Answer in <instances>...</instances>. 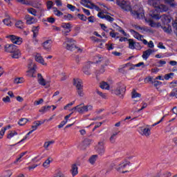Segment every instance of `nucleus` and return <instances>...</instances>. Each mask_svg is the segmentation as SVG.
<instances>
[{"instance_id": "680f3d73", "label": "nucleus", "mask_w": 177, "mask_h": 177, "mask_svg": "<svg viewBox=\"0 0 177 177\" xmlns=\"http://www.w3.org/2000/svg\"><path fill=\"white\" fill-rule=\"evenodd\" d=\"M47 5V9L49 10L52 8V6H53V2L52 1H48L46 3Z\"/></svg>"}, {"instance_id": "6ab92c4d", "label": "nucleus", "mask_w": 177, "mask_h": 177, "mask_svg": "<svg viewBox=\"0 0 177 177\" xmlns=\"http://www.w3.org/2000/svg\"><path fill=\"white\" fill-rule=\"evenodd\" d=\"M73 84L75 86H76L77 89L84 88V85H82V80L81 79H74Z\"/></svg>"}, {"instance_id": "bb28decb", "label": "nucleus", "mask_w": 177, "mask_h": 177, "mask_svg": "<svg viewBox=\"0 0 177 177\" xmlns=\"http://www.w3.org/2000/svg\"><path fill=\"white\" fill-rule=\"evenodd\" d=\"M100 86L102 89H106L107 91L110 89V85L106 82H102L100 84Z\"/></svg>"}, {"instance_id": "4be33fe9", "label": "nucleus", "mask_w": 177, "mask_h": 177, "mask_svg": "<svg viewBox=\"0 0 177 177\" xmlns=\"http://www.w3.org/2000/svg\"><path fill=\"white\" fill-rule=\"evenodd\" d=\"M52 109V106H42L39 110V113H41L42 114H45V113H48Z\"/></svg>"}, {"instance_id": "7ed1b4c3", "label": "nucleus", "mask_w": 177, "mask_h": 177, "mask_svg": "<svg viewBox=\"0 0 177 177\" xmlns=\"http://www.w3.org/2000/svg\"><path fill=\"white\" fill-rule=\"evenodd\" d=\"M4 50L8 53H12L11 57H12V59H19V57L21 56L20 50H19V48H17V46L14 44H6L4 46Z\"/></svg>"}, {"instance_id": "f3484780", "label": "nucleus", "mask_w": 177, "mask_h": 177, "mask_svg": "<svg viewBox=\"0 0 177 177\" xmlns=\"http://www.w3.org/2000/svg\"><path fill=\"white\" fill-rule=\"evenodd\" d=\"M25 19L26 20V24H35L38 21V19H35V17H32L28 15H26L25 16Z\"/></svg>"}, {"instance_id": "e2e57ef3", "label": "nucleus", "mask_w": 177, "mask_h": 177, "mask_svg": "<svg viewBox=\"0 0 177 177\" xmlns=\"http://www.w3.org/2000/svg\"><path fill=\"white\" fill-rule=\"evenodd\" d=\"M44 103V99H39L38 101H35L34 105L35 106H38L39 104H42Z\"/></svg>"}, {"instance_id": "393cba45", "label": "nucleus", "mask_w": 177, "mask_h": 177, "mask_svg": "<svg viewBox=\"0 0 177 177\" xmlns=\"http://www.w3.org/2000/svg\"><path fill=\"white\" fill-rule=\"evenodd\" d=\"M98 156L97 155H93L91 156L88 159V162L91 164V165H93L95 162H96V160H97Z\"/></svg>"}, {"instance_id": "423d86ee", "label": "nucleus", "mask_w": 177, "mask_h": 177, "mask_svg": "<svg viewBox=\"0 0 177 177\" xmlns=\"http://www.w3.org/2000/svg\"><path fill=\"white\" fill-rule=\"evenodd\" d=\"M148 5L152 6L158 12H167L168 10V6L160 4V1H148Z\"/></svg>"}, {"instance_id": "de8ad7c7", "label": "nucleus", "mask_w": 177, "mask_h": 177, "mask_svg": "<svg viewBox=\"0 0 177 177\" xmlns=\"http://www.w3.org/2000/svg\"><path fill=\"white\" fill-rule=\"evenodd\" d=\"M26 154H27V151L21 153L20 155H19V157L18 158H17V160H16V161L15 162H19L21 161V158L23 157H24V156H26Z\"/></svg>"}, {"instance_id": "58836bf2", "label": "nucleus", "mask_w": 177, "mask_h": 177, "mask_svg": "<svg viewBox=\"0 0 177 177\" xmlns=\"http://www.w3.org/2000/svg\"><path fill=\"white\" fill-rule=\"evenodd\" d=\"M153 81L154 80H153V77L151 76H148L144 80V82H145V84H149V82H151V84H153Z\"/></svg>"}, {"instance_id": "3c124183", "label": "nucleus", "mask_w": 177, "mask_h": 177, "mask_svg": "<svg viewBox=\"0 0 177 177\" xmlns=\"http://www.w3.org/2000/svg\"><path fill=\"white\" fill-rule=\"evenodd\" d=\"M152 84H153V86H155V88H157V86H160V85H162V82L153 79V82H152Z\"/></svg>"}, {"instance_id": "aec40b11", "label": "nucleus", "mask_w": 177, "mask_h": 177, "mask_svg": "<svg viewBox=\"0 0 177 177\" xmlns=\"http://www.w3.org/2000/svg\"><path fill=\"white\" fill-rule=\"evenodd\" d=\"M37 77H38V83L39 84V85H41V86H45V85H46V81L45 80V79H44V77H42V75L40 73H38Z\"/></svg>"}, {"instance_id": "4468645a", "label": "nucleus", "mask_w": 177, "mask_h": 177, "mask_svg": "<svg viewBox=\"0 0 177 177\" xmlns=\"http://www.w3.org/2000/svg\"><path fill=\"white\" fill-rule=\"evenodd\" d=\"M7 38H9L10 41H11L12 44H16L17 45H21L23 43V39L13 35L8 36Z\"/></svg>"}, {"instance_id": "864d4df0", "label": "nucleus", "mask_w": 177, "mask_h": 177, "mask_svg": "<svg viewBox=\"0 0 177 177\" xmlns=\"http://www.w3.org/2000/svg\"><path fill=\"white\" fill-rule=\"evenodd\" d=\"M28 12L30 13V15H32L33 16H37V10L34 8L28 9Z\"/></svg>"}, {"instance_id": "cd10ccee", "label": "nucleus", "mask_w": 177, "mask_h": 177, "mask_svg": "<svg viewBox=\"0 0 177 177\" xmlns=\"http://www.w3.org/2000/svg\"><path fill=\"white\" fill-rule=\"evenodd\" d=\"M104 60V58L102 57L101 55H96L94 57V63H102Z\"/></svg>"}, {"instance_id": "9d476101", "label": "nucleus", "mask_w": 177, "mask_h": 177, "mask_svg": "<svg viewBox=\"0 0 177 177\" xmlns=\"http://www.w3.org/2000/svg\"><path fill=\"white\" fill-rule=\"evenodd\" d=\"M28 71H27L28 77H34L35 73V68H37V65L32 63V61L30 60L28 65Z\"/></svg>"}, {"instance_id": "ea45409f", "label": "nucleus", "mask_w": 177, "mask_h": 177, "mask_svg": "<svg viewBox=\"0 0 177 177\" xmlns=\"http://www.w3.org/2000/svg\"><path fill=\"white\" fill-rule=\"evenodd\" d=\"M171 171H164L160 174V177H171Z\"/></svg>"}, {"instance_id": "6e6552de", "label": "nucleus", "mask_w": 177, "mask_h": 177, "mask_svg": "<svg viewBox=\"0 0 177 177\" xmlns=\"http://www.w3.org/2000/svg\"><path fill=\"white\" fill-rule=\"evenodd\" d=\"M21 5H28L29 6H32V8H37L39 9L41 8V1H19Z\"/></svg>"}, {"instance_id": "6e6d98bb", "label": "nucleus", "mask_w": 177, "mask_h": 177, "mask_svg": "<svg viewBox=\"0 0 177 177\" xmlns=\"http://www.w3.org/2000/svg\"><path fill=\"white\" fill-rule=\"evenodd\" d=\"M82 71L86 75H91V72L89 71V68L86 67H83Z\"/></svg>"}, {"instance_id": "2eb2a0df", "label": "nucleus", "mask_w": 177, "mask_h": 177, "mask_svg": "<svg viewBox=\"0 0 177 177\" xmlns=\"http://www.w3.org/2000/svg\"><path fill=\"white\" fill-rule=\"evenodd\" d=\"M52 44H53L52 40L48 39L43 42L41 44V46L44 50H46V52H50V50H52Z\"/></svg>"}, {"instance_id": "f257e3e1", "label": "nucleus", "mask_w": 177, "mask_h": 177, "mask_svg": "<svg viewBox=\"0 0 177 177\" xmlns=\"http://www.w3.org/2000/svg\"><path fill=\"white\" fill-rule=\"evenodd\" d=\"M116 5L120 6L122 10H125V12H131L135 19H143L145 16L143 8L139 7L138 10H132V7L131 6V2H129V1H117Z\"/></svg>"}, {"instance_id": "13d9d810", "label": "nucleus", "mask_w": 177, "mask_h": 177, "mask_svg": "<svg viewBox=\"0 0 177 177\" xmlns=\"http://www.w3.org/2000/svg\"><path fill=\"white\" fill-rule=\"evenodd\" d=\"M16 27H17V28H23V21H18L16 22L15 24Z\"/></svg>"}, {"instance_id": "ddd939ff", "label": "nucleus", "mask_w": 177, "mask_h": 177, "mask_svg": "<svg viewBox=\"0 0 177 177\" xmlns=\"http://www.w3.org/2000/svg\"><path fill=\"white\" fill-rule=\"evenodd\" d=\"M138 132L142 135V136H146L147 138H149L150 135H151V131L149 128H145L143 127L138 128Z\"/></svg>"}, {"instance_id": "79ce46f5", "label": "nucleus", "mask_w": 177, "mask_h": 177, "mask_svg": "<svg viewBox=\"0 0 177 177\" xmlns=\"http://www.w3.org/2000/svg\"><path fill=\"white\" fill-rule=\"evenodd\" d=\"M174 75H175V73H170L165 75L164 78L166 81H168V80H169V78H172V77H174Z\"/></svg>"}, {"instance_id": "a211bd4d", "label": "nucleus", "mask_w": 177, "mask_h": 177, "mask_svg": "<svg viewBox=\"0 0 177 177\" xmlns=\"http://www.w3.org/2000/svg\"><path fill=\"white\" fill-rule=\"evenodd\" d=\"M153 50L149 48L148 50L143 51L142 57V59H144L145 60H147V59H149V57H150V55H151V53H153Z\"/></svg>"}, {"instance_id": "09e8293b", "label": "nucleus", "mask_w": 177, "mask_h": 177, "mask_svg": "<svg viewBox=\"0 0 177 177\" xmlns=\"http://www.w3.org/2000/svg\"><path fill=\"white\" fill-rule=\"evenodd\" d=\"M53 143H55V141H53V140L46 142L44 145V149H46L47 150V149L49 147V146H50V145H53Z\"/></svg>"}, {"instance_id": "20e7f679", "label": "nucleus", "mask_w": 177, "mask_h": 177, "mask_svg": "<svg viewBox=\"0 0 177 177\" xmlns=\"http://www.w3.org/2000/svg\"><path fill=\"white\" fill-rule=\"evenodd\" d=\"M160 23H162V28L167 34H171L172 32V27L169 23H171V19L165 15L160 17Z\"/></svg>"}, {"instance_id": "72a5a7b5", "label": "nucleus", "mask_w": 177, "mask_h": 177, "mask_svg": "<svg viewBox=\"0 0 177 177\" xmlns=\"http://www.w3.org/2000/svg\"><path fill=\"white\" fill-rule=\"evenodd\" d=\"M28 122V119L27 118H21L19 120V122H18L19 125L23 126L26 125Z\"/></svg>"}, {"instance_id": "052dcab7", "label": "nucleus", "mask_w": 177, "mask_h": 177, "mask_svg": "<svg viewBox=\"0 0 177 177\" xmlns=\"http://www.w3.org/2000/svg\"><path fill=\"white\" fill-rule=\"evenodd\" d=\"M67 8L70 9V10H71V12H74L75 11V9H77V8L71 4H67Z\"/></svg>"}, {"instance_id": "412c9836", "label": "nucleus", "mask_w": 177, "mask_h": 177, "mask_svg": "<svg viewBox=\"0 0 177 177\" xmlns=\"http://www.w3.org/2000/svg\"><path fill=\"white\" fill-rule=\"evenodd\" d=\"M35 60L38 63H40L41 64L45 65V61L44 60V58H42V56L39 53H37L35 55Z\"/></svg>"}, {"instance_id": "bf43d9fd", "label": "nucleus", "mask_w": 177, "mask_h": 177, "mask_svg": "<svg viewBox=\"0 0 177 177\" xmlns=\"http://www.w3.org/2000/svg\"><path fill=\"white\" fill-rule=\"evenodd\" d=\"M77 93L79 96L82 97L84 96V88H77Z\"/></svg>"}, {"instance_id": "5701e85b", "label": "nucleus", "mask_w": 177, "mask_h": 177, "mask_svg": "<svg viewBox=\"0 0 177 177\" xmlns=\"http://www.w3.org/2000/svg\"><path fill=\"white\" fill-rule=\"evenodd\" d=\"M130 32L133 33L134 37H136V39H138L139 41L143 40V35L139 34V32H138L133 30H131Z\"/></svg>"}, {"instance_id": "1a4fd4ad", "label": "nucleus", "mask_w": 177, "mask_h": 177, "mask_svg": "<svg viewBox=\"0 0 177 177\" xmlns=\"http://www.w3.org/2000/svg\"><path fill=\"white\" fill-rule=\"evenodd\" d=\"M80 3H82V5H84V6H85L86 8L95 9V10H97V12L102 11V9H100L99 6L92 3L91 1H81Z\"/></svg>"}, {"instance_id": "0eeeda50", "label": "nucleus", "mask_w": 177, "mask_h": 177, "mask_svg": "<svg viewBox=\"0 0 177 177\" xmlns=\"http://www.w3.org/2000/svg\"><path fill=\"white\" fill-rule=\"evenodd\" d=\"M77 109V112L80 114H84V113H88V111H92L93 106L92 105H86L84 104H80L75 106V109Z\"/></svg>"}, {"instance_id": "2f4dec72", "label": "nucleus", "mask_w": 177, "mask_h": 177, "mask_svg": "<svg viewBox=\"0 0 177 177\" xmlns=\"http://www.w3.org/2000/svg\"><path fill=\"white\" fill-rule=\"evenodd\" d=\"M127 41H129V49H132V50L135 49L136 42L133 41V39H129Z\"/></svg>"}, {"instance_id": "7c9ffc66", "label": "nucleus", "mask_w": 177, "mask_h": 177, "mask_svg": "<svg viewBox=\"0 0 177 177\" xmlns=\"http://www.w3.org/2000/svg\"><path fill=\"white\" fill-rule=\"evenodd\" d=\"M3 24L6 25V26H12V21H10V16H7L6 18H5L3 20Z\"/></svg>"}, {"instance_id": "c756f323", "label": "nucleus", "mask_w": 177, "mask_h": 177, "mask_svg": "<svg viewBox=\"0 0 177 177\" xmlns=\"http://www.w3.org/2000/svg\"><path fill=\"white\" fill-rule=\"evenodd\" d=\"M166 5H167L168 6L171 7V8H177V3H175V1H167L165 2Z\"/></svg>"}, {"instance_id": "c9c22d12", "label": "nucleus", "mask_w": 177, "mask_h": 177, "mask_svg": "<svg viewBox=\"0 0 177 177\" xmlns=\"http://www.w3.org/2000/svg\"><path fill=\"white\" fill-rule=\"evenodd\" d=\"M53 9V12L55 16H57L58 17L63 16V12H62L60 10H57L56 8H54Z\"/></svg>"}, {"instance_id": "f03ea898", "label": "nucleus", "mask_w": 177, "mask_h": 177, "mask_svg": "<svg viewBox=\"0 0 177 177\" xmlns=\"http://www.w3.org/2000/svg\"><path fill=\"white\" fill-rule=\"evenodd\" d=\"M120 161H121V158H116L113 161L112 165L113 167H115V169H116L118 172H121L122 174H126V172H128V171L127 170L124 171V170L125 169V168H127V167H129V165H131V162L128 160H123L120 162Z\"/></svg>"}, {"instance_id": "338daca9", "label": "nucleus", "mask_w": 177, "mask_h": 177, "mask_svg": "<svg viewBox=\"0 0 177 177\" xmlns=\"http://www.w3.org/2000/svg\"><path fill=\"white\" fill-rule=\"evenodd\" d=\"M170 88H175V86H177V80L170 82Z\"/></svg>"}, {"instance_id": "0e129e2a", "label": "nucleus", "mask_w": 177, "mask_h": 177, "mask_svg": "<svg viewBox=\"0 0 177 177\" xmlns=\"http://www.w3.org/2000/svg\"><path fill=\"white\" fill-rule=\"evenodd\" d=\"M6 131V128L1 129L0 131V139L3 138V135H5V132Z\"/></svg>"}, {"instance_id": "69168bd1", "label": "nucleus", "mask_w": 177, "mask_h": 177, "mask_svg": "<svg viewBox=\"0 0 177 177\" xmlns=\"http://www.w3.org/2000/svg\"><path fill=\"white\" fill-rule=\"evenodd\" d=\"M67 124V120H63L61 123L58 125V128H63Z\"/></svg>"}, {"instance_id": "c03bdc74", "label": "nucleus", "mask_w": 177, "mask_h": 177, "mask_svg": "<svg viewBox=\"0 0 177 177\" xmlns=\"http://www.w3.org/2000/svg\"><path fill=\"white\" fill-rule=\"evenodd\" d=\"M49 165H50V158H48L43 163V167H44V168H48Z\"/></svg>"}, {"instance_id": "473e14b6", "label": "nucleus", "mask_w": 177, "mask_h": 177, "mask_svg": "<svg viewBox=\"0 0 177 177\" xmlns=\"http://www.w3.org/2000/svg\"><path fill=\"white\" fill-rule=\"evenodd\" d=\"M109 35L112 38H115V39H118V38H120V36H118V35H120V33L114 32V30H112L111 32H110Z\"/></svg>"}, {"instance_id": "a18cd8bd", "label": "nucleus", "mask_w": 177, "mask_h": 177, "mask_svg": "<svg viewBox=\"0 0 177 177\" xmlns=\"http://www.w3.org/2000/svg\"><path fill=\"white\" fill-rule=\"evenodd\" d=\"M16 135H17V132L16 131H10L7 136V139H12V138H13V136H16Z\"/></svg>"}, {"instance_id": "5fc2aeb1", "label": "nucleus", "mask_w": 177, "mask_h": 177, "mask_svg": "<svg viewBox=\"0 0 177 177\" xmlns=\"http://www.w3.org/2000/svg\"><path fill=\"white\" fill-rule=\"evenodd\" d=\"M106 49L108 50H113V49H114V44H111V43H109L107 44H106Z\"/></svg>"}, {"instance_id": "4c0bfd02", "label": "nucleus", "mask_w": 177, "mask_h": 177, "mask_svg": "<svg viewBox=\"0 0 177 177\" xmlns=\"http://www.w3.org/2000/svg\"><path fill=\"white\" fill-rule=\"evenodd\" d=\"M64 20L71 21L73 19H74V16H73L71 14H67L64 15Z\"/></svg>"}, {"instance_id": "e433bc0d", "label": "nucleus", "mask_w": 177, "mask_h": 177, "mask_svg": "<svg viewBox=\"0 0 177 177\" xmlns=\"http://www.w3.org/2000/svg\"><path fill=\"white\" fill-rule=\"evenodd\" d=\"M62 27H63L64 30L71 29V24L70 23H63Z\"/></svg>"}, {"instance_id": "603ef678", "label": "nucleus", "mask_w": 177, "mask_h": 177, "mask_svg": "<svg viewBox=\"0 0 177 177\" xmlns=\"http://www.w3.org/2000/svg\"><path fill=\"white\" fill-rule=\"evenodd\" d=\"M96 93L99 95V96H100L102 99H106L107 95H106V93H103L101 91H99V90L96 91Z\"/></svg>"}, {"instance_id": "a878e982", "label": "nucleus", "mask_w": 177, "mask_h": 177, "mask_svg": "<svg viewBox=\"0 0 177 177\" xmlns=\"http://www.w3.org/2000/svg\"><path fill=\"white\" fill-rule=\"evenodd\" d=\"M71 174L73 176H75V175L78 174V167H77V165H73L72 169H71Z\"/></svg>"}, {"instance_id": "4d7b16f0", "label": "nucleus", "mask_w": 177, "mask_h": 177, "mask_svg": "<svg viewBox=\"0 0 177 177\" xmlns=\"http://www.w3.org/2000/svg\"><path fill=\"white\" fill-rule=\"evenodd\" d=\"M104 19H106L107 21H109L110 23H113L114 21V18L111 17L110 15H105Z\"/></svg>"}, {"instance_id": "c85d7f7f", "label": "nucleus", "mask_w": 177, "mask_h": 177, "mask_svg": "<svg viewBox=\"0 0 177 177\" xmlns=\"http://www.w3.org/2000/svg\"><path fill=\"white\" fill-rule=\"evenodd\" d=\"M32 31L33 32V37L36 38L39 31V26H33L32 28Z\"/></svg>"}, {"instance_id": "37998d69", "label": "nucleus", "mask_w": 177, "mask_h": 177, "mask_svg": "<svg viewBox=\"0 0 177 177\" xmlns=\"http://www.w3.org/2000/svg\"><path fill=\"white\" fill-rule=\"evenodd\" d=\"M15 84H23V82H24V78L23 77H18L16 78L14 80Z\"/></svg>"}, {"instance_id": "f8f14e48", "label": "nucleus", "mask_w": 177, "mask_h": 177, "mask_svg": "<svg viewBox=\"0 0 177 177\" xmlns=\"http://www.w3.org/2000/svg\"><path fill=\"white\" fill-rule=\"evenodd\" d=\"M39 127V125H38V123L35 121L33 122V125L32 126V130L30 131L26 136L25 137L21 140L19 142L17 143H21V142H24V140H27L28 136H30V135H31V133H32L34 132V131H37V129H38V127Z\"/></svg>"}, {"instance_id": "39448f33", "label": "nucleus", "mask_w": 177, "mask_h": 177, "mask_svg": "<svg viewBox=\"0 0 177 177\" xmlns=\"http://www.w3.org/2000/svg\"><path fill=\"white\" fill-rule=\"evenodd\" d=\"M64 45H66V49H67V50H71V52H74V50L78 52L80 50V49L75 45V40L73 39L66 38Z\"/></svg>"}, {"instance_id": "dca6fc26", "label": "nucleus", "mask_w": 177, "mask_h": 177, "mask_svg": "<svg viewBox=\"0 0 177 177\" xmlns=\"http://www.w3.org/2000/svg\"><path fill=\"white\" fill-rule=\"evenodd\" d=\"M96 151L100 156H103L106 151V148L104 147V142H100L96 148Z\"/></svg>"}, {"instance_id": "49530a36", "label": "nucleus", "mask_w": 177, "mask_h": 177, "mask_svg": "<svg viewBox=\"0 0 177 177\" xmlns=\"http://www.w3.org/2000/svg\"><path fill=\"white\" fill-rule=\"evenodd\" d=\"M77 17L80 19L82 20V21H86L87 19L86 16H85L84 14H77Z\"/></svg>"}, {"instance_id": "b1692460", "label": "nucleus", "mask_w": 177, "mask_h": 177, "mask_svg": "<svg viewBox=\"0 0 177 177\" xmlns=\"http://www.w3.org/2000/svg\"><path fill=\"white\" fill-rule=\"evenodd\" d=\"M118 133H120V131H115L112 133L109 138L111 143H115V139H117V135H118Z\"/></svg>"}, {"instance_id": "774afa93", "label": "nucleus", "mask_w": 177, "mask_h": 177, "mask_svg": "<svg viewBox=\"0 0 177 177\" xmlns=\"http://www.w3.org/2000/svg\"><path fill=\"white\" fill-rule=\"evenodd\" d=\"M71 31V29H64L62 30V34L64 35H67L68 34V32H70Z\"/></svg>"}, {"instance_id": "8fccbe9b", "label": "nucleus", "mask_w": 177, "mask_h": 177, "mask_svg": "<svg viewBox=\"0 0 177 177\" xmlns=\"http://www.w3.org/2000/svg\"><path fill=\"white\" fill-rule=\"evenodd\" d=\"M164 64H167V62L164 60H159L158 62H156V66L158 67H162Z\"/></svg>"}, {"instance_id": "f704fd0d", "label": "nucleus", "mask_w": 177, "mask_h": 177, "mask_svg": "<svg viewBox=\"0 0 177 177\" xmlns=\"http://www.w3.org/2000/svg\"><path fill=\"white\" fill-rule=\"evenodd\" d=\"M142 95L139 93H136V91L133 90L131 93V97L132 99H135L136 97H140Z\"/></svg>"}, {"instance_id": "9b49d317", "label": "nucleus", "mask_w": 177, "mask_h": 177, "mask_svg": "<svg viewBox=\"0 0 177 177\" xmlns=\"http://www.w3.org/2000/svg\"><path fill=\"white\" fill-rule=\"evenodd\" d=\"M127 91V86L124 85V84H120L116 89L115 90L114 93L115 95L120 96V95H124L125 91Z\"/></svg>"}, {"instance_id": "a19ab883", "label": "nucleus", "mask_w": 177, "mask_h": 177, "mask_svg": "<svg viewBox=\"0 0 177 177\" xmlns=\"http://www.w3.org/2000/svg\"><path fill=\"white\" fill-rule=\"evenodd\" d=\"M92 142V140L89 138H85L83 141V146H89L91 145V142Z\"/></svg>"}]
</instances>
